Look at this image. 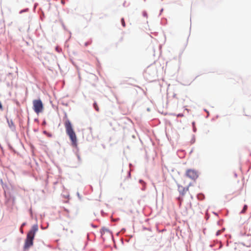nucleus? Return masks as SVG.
I'll return each mask as SVG.
<instances>
[{"label":"nucleus","instance_id":"7ed1b4c3","mask_svg":"<svg viewBox=\"0 0 251 251\" xmlns=\"http://www.w3.org/2000/svg\"><path fill=\"white\" fill-rule=\"evenodd\" d=\"M33 109L37 114L43 112L44 106L41 100H35L33 101Z\"/></svg>","mask_w":251,"mask_h":251},{"label":"nucleus","instance_id":"423d86ee","mask_svg":"<svg viewBox=\"0 0 251 251\" xmlns=\"http://www.w3.org/2000/svg\"><path fill=\"white\" fill-rule=\"evenodd\" d=\"M93 106L96 111H99V106L96 102L94 103Z\"/></svg>","mask_w":251,"mask_h":251},{"label":"nucleus","instance_id":"f257e3e1","mask_svg":"<svg viewBox=\"0 0 251 251\" xmlns=\"http://www.w3.org/2000/svg\"><path fill=\"white\" fill-rule=\"evenodd\" d=\"M65 127L67 134L71 140L72 145L73 147L77 146V137L73 128L72 125L69 120L67 119L64 123Z\"/></svg>","mask_w":251,"mask_h":251},{"label":"nucleus","instance_id":"20e7f679","mask_svg":"<svg viewBox=\"0 0 251 251\" xmlns=\"http://www.w3.org/2000/svg\"><path fill=\"white\" fill-rule=\"evenodd\" d=\"M186 176L192 180H196L199 177L198 171L194 169H189L186 172Z\"/></svg>","mask_w":251,"mask_h":251},{"label":"nucleus","instance_id":"9d476101","mask_svg":"<svg viewBox=\"0 0 251 251\" xmlns=\"http://www.w3.org/2000/svg\"><path fill=\"white\" fill-rule=\"evenodd\" d=\"M25 223H23L22 225V226H21V228H22L24 226H25Z\"/></svg>","mask_w":251,"mask_h":251},{"label":"nucleus","instance_id":"9b49d317","mask_svg":"<svg viewBox=\"0 0 251 251\" xmlns=\"http://www.w3.org/2000/svg\"><path fill=\"white\" fill-rule=\"evenodd\" d=\"M21 231L22 232H23V230H22V228H21Z\"/></svg>","mask_w":251,"mask_h":251},{"label":"nucleus","instance_id":"1a4fd4ad","mask_svg":"<svg viewBox=\"0 0 251 251\" xmlns=\"http://www.w3.org/2000/svg\"><path fill=\"white\" fill-rule=\"evenodd\" d=\"M220 232H221V231H220V230H218V231L217 232V233H216V235H219L220 234Z\"/></svg>","mask_w":251,"mask_h":251},{"label":"nucleus","instance_id":"0eeeda50","mask_svg":"<svg viewBox=\"0 0 251 251\" xmlns=\"http://www.w3.org/2000/svg\"><path fill=\"white\" fill-rule=\"evenodd\" d=\"M121 22H122V24L123 26L124 27H125L126 26V24H125V22L124 18L122 19Z\"/></svg>","mask_w":251,"mask_h":251},{"label":"nucleus","instance_id":"39448f33","mask_svg":"<svg viewBox=\"0 0 251 251\" xmlns=\"http://www.w3.org/2000/svg\"><path fill=\"white\" fill-rule=\"evenodd\" d=\"M178 190L179 193L182 195H184L185 193L188 191L189 190V187H183L182 186H179L178 187Z\"/></svg>","mask_w":251,"mask_h":251},{"label":"nucleus","instance_id":"f03ea898","mask_svg":"<svg viewBox=\"0 0 251 251\" xmlns=\"http://www.w3.org/2000/svg\"><path fill=\"white\" fill-rule=\"evenodd\" d=\"M38 230L37 225H35L32 226L31 230L28 232L26 238L25 239L24 249H27L33 245V240L34 238L35 233Z\"/></svg>","mask_w":251,"mask_h":251},{"label":"nucleus","instance_id":"6e6552de","mask_svg":"<svg viewBox=\"0 0 251 251\" xmlns=\"http://www.w3.org/2000/svg\"><path fill=\"white\" fill-rule=\"evenodd\" d=\"M91 43V42H87V43H85V46H87L88 45H90Z\"/></svg>","mask_w":251,"mask_h":251}]
</instances>
